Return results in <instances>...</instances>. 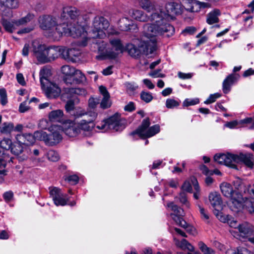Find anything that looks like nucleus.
<instances>
[{
  "label": "nucleus",
  "mask_w": 254,
  "mask_h": 254,
  "mask_svg": "<svg viewBox=\"0 0 254 254\" xmlns=\"http://www.w3.org/2000/svg\"><path fill=\"white\" fill-rule=\"evenodd\" d=\"M25 134H17L16 136V139L18 142V144H25V143H27V141L25 140Z\"/></svg>",
  "instance_id": "obj_64"
},
{
  "label": "nucleus",
  "mask_w": 254,
  "mask_h": 254,
  "mask_svg": "<svg viewBox=\"0 0 254 254\" xmlns=\"http://www.w3.org/2000/svg\"><path fill=\"white\" fill-rule=\"evenodd\" d=\"M178 75L179 77L181 79H187L191 78L192 76V73H185L180 71L178 72Z\"/></svg>",
  "instance_id": "obj_63"
},
{
  "label": "nucleus",
  "mask_w": 254,
  "mask_h": 254,
  "mask_svg": "<svg viewBox=\"0 0 254 254\" xmlns=\"http://www.w3.org/2000/svg\"><path fill=\"white\" fill-rule=\"evenodd\" d=\"M167 207L170 208L174 211V214L178 216H182L183 214V210L173 202H171L167 203Z\"/></svg>",
  "instance_id": "obj_38"
},
{
  "label": "nucleus",
  "mask_w": 254,
  "mask_h": 254,
  "mask_svg": "<svg viewBox=\"0 0 254 254\" xmlns=\"http://www.w3.org/2000/svg\"><path fill=\"white\" fill-rule=\"evenodd\" d=\"M13 128L12 124L4 123L0 127V131L2 133L8 134L13 129Z\"/></svg>",
  "instance_id": "obj_40"
},
{
  "label": "nucleus",
  "mask_w": 254,
  "mask_h": 254,
  "mask_svg": "<svg viewBox=\"0 0 254 254\" xmlns=\"http://www.w3.org/2000/svg\"><path fill=\"white\" fill-rule=\"evenodd\" d=\"M47 157L49 160L53 162L57 161L60 159L58 153L53 150H50L47 152Z\"/></svg>",
  "instance_id": "obj_43"
},
{
  "label": "nucleus",
  "mask_w": 254,
  "mask_h": 254,
  "mask_svg": "<svg viewBox=\"0 0 254 254\" xmlns=\"http://www.w3.org/2000/svg\"><path fill=\"white\" fill-rule=\"evenodd\" d=\"M7 155L4 152H2L1 158H0V169H5L6 166V161L5 158Z\"/></svg>",
  "instance_id": "obj_60"
},
{
  "label": "nucleus",
  "mask_w": 254,
  "mask_h": 254,
  "mask_svg": "<svg viewBox=\"0 0 254 254\" xmlns=\"http://www.w3.org/2000/svg\"><path fill=\"white\" fill-rule=\"evenodd\" d=\"M78 12L75 7H66L63 8V12L62 15L63 17H66L67 19L70 17V20H74L78 15Z\"/></svg>",
  "instance_id": "obj_28"
},
{
  "label": "nucleus",
  "mask_w": 254,
  "mask_h": 254,
  "mask_svg": "<svg viewBox=\"0 0 254 254\" xmlns=\"http://www.w3.org/2000/svg\"><path fill=\"white\" fill-rule=\"evenodd\" d=\"M73 75L76 84L81 83L86 80L85 75L80 70L76 69Z\"/></svg>",
  "instance_id": "obj_37"
},
{
  "label": "nucleus",
  "mask_w": 254,
  "mask_h": 254,
  "mask_svg": "<svg viewBox=\"0 0 254 254\" xmlns=\"http://www.w3.org/2000/svg\"><path fill=\"white\" fill-rule=\"evenodd\" d=\"M22 151V147L20 144L17 143L13 146H11V152L16 155L20 154Z\"/></svg>",
  "instance_id": "obj_53"
},
{
  "label": "nucleus",
  "mask_w": 254,
  "mask_h": 254,
  "mask_svg": "<svg viewBox=\"0 0 254 254\" xmlns=\"http://www.w3.org/2000/svg\"><path fill=\"white\" fill-rule=\"evenodd\" d=\"M12 146V141L8 138H4L0 141V148L5 150L11 149Z\"/></svg>",
  "instance_id": "obj_48"
},
{
  "label": "nucleus",
  "mask_w": 254,
  "mask_h": 254,
  "mask_svg": "<svg viewBox=\"0 0 254 254\" xmlns=\"http://www.w3.org/2000/svg\"><path fill=\"white\" fill-rule=\"evenodd\" d=\"M198 207L201 219L206 223H208L209 222V216L207 211L199 205H198Z\"/></svg>",
  "instance_id": "obj_46"
},
{
  "label": "nucleus",
  "mask_w": 254,
  "mask_h": 254,
  "mask_svg": "<svg viewBox=\"0 0 254 254\" xmlns=\"http://www.w3.org/2000/svg\"><path fill=\"white\" fill-rule=\"evenodd\" d=\"M140 98L145 103H149L153 99V96L152 94L149 92L142 91L140 93Z\"/></svg>",
  "instance_id": "obj_44"
},
{
  "label": "nucleus",
  "mask_w": 254,
  "mask_h": 254,
  "mask_svg": "<svg viewBox=\"0 0 254 254\" xmlns=\"http://www.w3.org/2000/svg\"><path fill=\"white\" fill-rule=\"evenodd\" d=\"M174 241L176 246L182 249H187L190 252L194 251V247L186 239H183L181 241H179L176 238H174Z\"/></svg>",
  "instance_id": "obj_31"
},
{
  "label": "nucleus",
  "mask_w": 254,
  "mask_h": 254,
  "mask_svg": "<svg viewBox=\"0 0 254 254\" xmlns=\"http://www.w3.org/2000/svg\"><path fill=\"white\" fill-rule=\"evenodd\" d=\"M62 131H64L65 134L70 137L77 136L80 134L77 122L71 120L65 121L61 127Z\"/></svg>",
  "instance_id": "obj_14"
},
{
  "label": "nucleus",
  "mask_w": 254,
  "mask_h": 254,
  "mask_svg": "<svg viewBox=\"0 0 254 254\" xmlns=\"http://www.w3.org/2000/svg\"><path fill=\"white\" fill-rule=\"evenodd\" d=\"M0 3L1 5L9 8H15L18 6L17 0H0Z\"/></svg>",
  "instance_id": "obj_35"
},
{
  "label": "nucleus",
  "mask_w": 254,
  "mask_h": 254,
  "mask_svg": "<svg viewBox=\"0 0 254 254\" xmlns=\"http://www.w3.org/2000/svg\"><path fill=\"white\" fill-rule=\"evenodd\" d=\"M0 102L3 106L7 103V94L5 89H0Z\"/></svg>",
  "instance_id": "obj_50"
},
{
  "label": "nucleus",
  "mask_w": 254,
  "mask_h": 254,
  "mask_svg": "<svg viewBox=\"0 0 254 254\" xmlns=\"http://www.w3.org/2000/svg\"><path fill=\"white\" fill-rule=\"evenodd\" d=\"M209 199L213 207L220 206L222 203L221 196L216 192L211 193L209 195Z\"/></svg>",
  "instance_id": "obj_32"
},
{
  "label": "nucleus",
  "mask_w": 254,
  "mask_h": 254,
  "mask_svg": "<svg viewBox=\"0 0 254 254\" xmlns=\"http://www.w3.org/2000/svg\"><path fill=\"white\" fill-rule=\"evenodd\" d=\"M199 100L198 98L186 99L183 102V106L188 107L198 104Z\"/></svg>",
  "instance_id": "obj_51"
},
{
  "label": "nucleus",
  "mask_w": 254,
  "mask_h": 254,
  "mask_svg": "<svg viewBox=\"0 0 254 254\" xmlns=\"http://www.w3.org/2000/svg\"><path fill=\"white\" fill-rule=\"evenodd\" d=\"M240 78L238 73H233L229 74L223 82V91L224 93H228L231 90V86L236 82Z\"/></svg>",
  "instance_id": "obj_19"
},
{
  "label": "nucleus",
  "mask_w": 254,
  "mask_h": 254,
  "mask_svg": "<svg viewBox=\"0 0 254 254\" xmlns=\"http://www.w3.org/2000/svg\"><path fill=\"white\" fill-rule=\"evenodd\" d=\"M220 94L219 93H215L214 94H211L209 97L208 98V99L204 101V103L206 104H211V103H212L213 102H214L216 100L219 98L220 97Z\"/></svg>",
  "instance_id": "obj_55"
},
{
  "label": "nucleus",
  "mask_w": 254,
  "mask_h": 254,
  "mask_svg": "<svg viewBox=\"0 0 254 254\" xmlns=\"http://www.w3.org/2000/svg\"><path fill=\"white\" fill-rule=\"evenodd\" d=\"M128 14L132 18L139 21L146 22L149 20L151 21V15L148 16L143 11L139 9H131L129 10Z\"/></svg>",
  "instance_id": "obj_21"
},
{
  "label": "nucleus",
  "mask_w": 254,
  "mask_h": 254,
  "mask_svg": "<svg viewBox=\"0 0 254 254\" xmlns=\"http://www.w3.org/2000/svg\"><path fill=\"white\" fill-rule=\"evenodd\" d=\"M171 216L177 224L183 228H187V231H191L192 229H194V228L192 227H188L187 223L181 217V216L176 215L174 214H171Z\"/></svg>",
  "instance_id": "obj_34"
},
{
  "label": "nucleus",
  "mask_w": 254,
  "mask_h": 254,
  "mask_svg": "<svg viewBox=\"0 0 254 254\" xmlns=\"http://www.w3.org/2000/svg\"><path fill=\"white\" fill-rule=\"evenodd\" d=\"M50 193L55 204L57 206H64L67 203L66 195L64 194L60 189L54 187L50 190Z\"/></svg>",
  "instance_id": "obj_18"
},
{
  "label": "nucleus",
  "mask_w": 254,
  "mask_h": 254,
  "mask_svg": "<svg viewBox=\"0 0 254 254\" xmlns=\"http://www.w3.org/2000/svg\"><path fill=\"white\" fill-rule=\"evenodd\" d=\"M33 55L36 58L38 61L44 64L47 63V48L44 45L40 44L37 41H33L32 43Z\"/></svg>",
  "instance_id": "obj_15"
},
{
  "label": "nucleus",
  "mask_w": 254,
  "mask_h": 254,
  "mask_svg": "<svg viewBox=\"0 0 254 254\" xmlns=\"http://www.w3.org/2000/svg\"><path fill=\"white\" fill-rule=\"evenodd\" d=\"M66 92L70 94H75L81 96H84L87 94L86 91L84 89L81 88H66Z\"/></svg>",
  "instance_id": "obj_39"
},
{
  "label": "nucleus",
  "mask_w": 254,
  "mask_h": 254,
  "mask_svg": "<svg viewBox=\"0 0 254 254\" xmlns=\"http://www.w3.org/2000/svg\"><path fill=\"white\" fill-rule=\"evenodd\" d=\"M143 33V36L138 45L139 49L132 44L127 46L128 53L132 57H138L141 52L145 55L152 54L157 49V37L158 36H147L144 32V25Z\"/></svg>",
  "instance_id": "obj_3"
},
{
  "label": "nucleus",
  "mask_w": 254,
  "mask_h": 254,
  "mask_svg": "<svg viewBox=\"0 0 254 254\" xmlns=\"http://www.w3.org/2000/svg\"><path fill=\"white\" fill-rule=\"evenodd\" d=\"M47 63L54 61L59 56H62V48L60 47H49L47 48Z\"/></svg>",
  "instance_id": "obj_24"
},
{
  "label": "nucleus",
  "mask_w": 254,
  "mask_h": 254,
  "mask_svg": "<svg viewBox=\"0 0 254 254\" xmlns=\"http://www.w3.org/2000/svg\"><path fill=\"white\" fill-rule=\"evenodd\" d=\"M139 5L144 10L148 12H152V14L154 12H156V9L159 5H157L154 2L150 1V0H139Z\"/></svg>",
  "instance_id": "obj_25"
},
{
  "label": "nucleus",
  "mask_w": 254,
  "mask_h": 254,
  "mask_svg": "<svg viewBox=\"0 0 254 254\" xmlns=\"http://www.w3.org/2000/svg\"><path fill=\"white\" fill-rule=\"evenodd\" d=\"M42 89L46 96L49 99L58 97L61 93V89L55 83L49 81L41 85Z\"/></svg>",
  "instance_id": "obj_16"
},
{
  "label": "nucleus",
  "mask_w": 254,
  "mask_h": 254,
  "mask_svg": "<svg viewBox=\"0 0 254 254\" xmlns=\"http://www.w3.org/2000/svg\"><path fill=\"white\" fill-rule=\"evenodd\" d=\"M238 254H253V253L248 249L240 246L238 247Z\"/></svg>",
  "instance_id": "obj_61"
},
{
  "label": "nucleus",
  "mask_w": 254,
  "mask_h": 254,
  "mask_svg": "<svg viewBox=\"0 0 254 254\" xmlns=\"http://www.w3.org/2000/svg\"><path fill=\"white\" fill-rule=\"evenodd\" d=\"M50 68L46 66H44L40 71V80L41 85H44L46 81H50L48 78L51 75Z\"/></svg>",
  "instance_id": "obj_29"
},
{
  "label": "nucleus",
  "mask_w": 254,
  "mask_h": 254,
  "mask_svg": "<svg viewBox=\"0 0 254 254\" xmlns=\"http://www.w3.org/2000/svg\"><path fill=\"white\" fill-rule=\"evenodd\" d=\"M14 22L15 21L10 22V21L4 20L2 22V25L7 31L12 33L15 29L14 26Z\"/></svg>",
  "instance_id": "obj_49"
},
{
  "label": "nucleus",
  "mask_w": 254,
  "mask_h": 254,
  "mask_svg": "<svg viewBox=\"0 0 254 254\" xmlns=\"http://www.w3.org/2000/svg\"><path fill=\"white\" fill-rule=\"evenodd\" d=\"M195 4H196L195 0L191 1L187 0L184 2V5H182L183 8L182 14L184 15L188 14V18L191 19L193 16V13L197 12L193 6Z\"/></svg>",
  "instance_id": "obj_23"
},
{
  "label": "nucleus",
  "mask_w": 254,
  "mask_h": 254,
  "mask_svg": "<svg viewBox=\"0 0 254 254\" xmlns=\"http://www.w3.org/2000/svg\"><path fill=\"white\" fill-rule=\"evenodd\" d=\"M99 90L103 98L100 103V107L103 109H106L111 107V102L110 99V94L106 88L103 86L99 87Z\"/></svg>",
  "instance_id": "obj_22"
},
{
  "label": "nucleus",
  "mask_w": 254,
  "mask_h": 254,
  "mask_svg": "<svg viewBox=\"0 0 254 254\" xmlns=\"http://www.w3.org/2000/svg\"><path fill=\"white\" fill-rule=\"evenodd\" d=\"M125 121L122 120L118 116L114 115L103 120L96 127L104 131L113 130L115 131H122L125 128Z\"/></svg>",
  "instance_id": "obj_8"
},
{
  "label": "nucleus",
  "mask_w": 254,
  "mask_h": 254,
  "mask_svg": "<svg viewBox=\"0 0 254 254\" xmlns=\"http://www.w3.org/2000/svg\"><path fill=\"white\" fill-rule=\"evenodd\" d=\"M33 18L34 15L29 13L26 16L22 17L18 20L15 21L14 23L16 26L24 25L30 21Z\"/></svg>",
  "instance_id": "obj_42"
},
{
  "label": "nucleus",
  "mask_w": 254,
  "mask_h": 254,
  "mask_svg": "<svg viewBox=\"0 0 254 254\" xmlns=\"http://www.w3.org/2000/svg\"><path fill=\"white\" fill-rule=\"evenodd\" d=\"M65 180L73 184H76L78 182L79 178L77 175H73L66 177Z\"/></svg>",
  "instance_id": "obj_58"
},
{
  "label": "nucleus",
  "mask_w": 254,
  "mask_h": 254,
  "mask_svg": "<svg viewBox=\"0 0 254 254\" xmlns=\"http://www.w3.org/2000/svg\"><path fill=\"white\" fill-rule=\"evenodd\" d=\"M119 25L122 31L130 30V27L133 26V22L127 17H123L119 21Z\"/></svg>",
  "instance_id": "obj_30"
},
{
  "label": "nucleus",
  "mask_w": 254,
  "mask_h": 254,
  "mask_svg": "<svg viewBox=\"0 0 254 254\" xmlns=\"http://www.w3.org/2000/svg\"><path fill=\"white\" fill-rule=\"evenodd\" d=\"M150 121L148 118L144 119L141 125L135 130L130 133V135L133 136L138 134L142 138H146L152 137L160 131V126L158 125H155L149 128Z\"/></svg>",
  "instance_id": "obj_7"
},
{
  "label": "nucleus",
  "mask_w": 254,
  "mask_h": 254,
  "mask_svg": "<svg viewBox=\"0 0 254 254\" xmlns=\"http://www.w3.org/2000/svg\"><path fill=\"white\" fill-rule=\"evenodd\" d=\"M109 41L111 48L106 50L105 56L109 59H116L123 53L124 45L118 38L110 39Z\"/></svg>",
  "instance_id": "obj_11"
},
{
  "label": "nucleus",
  "mask_w": 254,
  "mask_h": 254,
  "mask_svg": "<svg viewBox=\"0 0 254 254\" xmlns=\"http://www.w3.org/2000/svg\"><path fill=\"white\" fill-rule=\"evenodd\" d=\"M179 199L180 202L183 204H184L188 208L190 207V204L187 200L186 194L184 192H181L179 194Z\"/></svg>",
  "instance_id": "obj_52"
},
{
  "label": "nucleus",
  "mask_w": 254,
  "mask_h": 254,
  "mask_svg": "<svg viewBox=\"0 0 254 254\" xmlns=\"http://www.w3.org/2000/svg\"><path fill=\"white\" fill-rule=\"evenodd\" d=\"M183 8L181 3L175 2L167 3L165 7H158L156 12L151 14L152 24L144 25V32L147 36L164 35L166 37L172 35L175 31L173 26L167 20L173 19L176 15L182 13Z\"/></svg>",
  "instance_id": "obj_1"
},
{
  "label": "nucleus",
  "mask_w": 254,
  "mask_h": 254,
  "mask_svg": "<svg viewBox=\"0 0 254 254\" xmlns=\"http://www.w3.org/2000/svg\"><path fill=\"white\" fill-rule=\"evenodd\" d=\"M215 162L220 164L225 165L233 169H237L236 163H239L238 155L228 153L216 154L214 157Z\"/></svg>",
  "instance_id": "obj_12"
},
{
  "label": "nucleus",
  "mask_w": 254,
  "mask_h": 254,
  "mask_svg": "<svg viewBox=\"0 0 254 254\" xmlns=\"http://www.w3.org/2000/svg\"><path fill=\"white\" fill-rule=\"evenodd\" d=\"M25 140L27 141V143H25V144H33L34 142L35 139H37L35 136V132L33 135L30 133L25 134Z\"/></svg>",
  "instance_id": "obj_56"
},
{
  "label": "nucleus",
  "mask_w": 254,
  "mask_h": 254,
  "mask_svg": "<svg viewBox=\"0 0 254 254\" xmlns=\"http://www.w3.org/2000/svg\"><path fill=\"white\" fill-rule=\"evenodd\" d=\"M180 105V102L172 98L167 99L166 101V106L168 109H172Z\"/></svg>",
  "instance_id": "obj_47"
},
{
  "label": "nucleus",
  "mask_w": 254,
  "mask_h": 254,
  "mask_svg": "<svg viewBox=\"0 0 254 254\" xmlns=\"http://www.w3.org/2000/svg\"><path fill=\"white\" fill-rule=\"evenodd\" d=\"M239 163L242 162L249 168H252L254 166L253 155L250 153H241L238 155Z\"/></svg>",
  "instance_id": "obj_26"
},
{
  "label": "nucleus",
  "mask_w": 254,
  "mask_h": 254,
  "mask_svg": "<svg viewBox=\"0 0 254 254\" xmlns=\"http://www.w3.org/2000/svg\"><path fill=\"white\" fill-rule=\"evenodd\" d=\"M253 229V226L248 223L246 222L239 224L238 226L239 232H236L234 236L241 241H245L246 240H248L249 241L254 244Z\"/></svg>",
  "instance_id": "obj_10"
},
{
  "label": "nucleus",
  "mask_w": 254,
  "mask_h": 254,
  "mask_svg": "<svg viewBox=\"0 0 254 254\" xmlns=\"http://www.w3.org/2000/svg\"><path fill=\"white\" fill-rule=\"evenodd\" d=\"M182 189L185 191L191 192L192 191V187L189 182L186 181L182 187Z\"/></svg>",
  "instance_id": "obj_62"
},
{
  "label": "nucleus",
  "mask_w": 254,
  "mask_h": 254,
  "mask_svg": "<svg viewBox=\"0 0 254 254\" xmlns=\"http://www.w3.org/2000/svg\"><path fill=\"white\" fill-rule=\"evenodd\" d=\"M86 114L83 119L77 122L80 132L83 131L89 132L91 131L95 127L94 121L96 119L98 114L94 111H86Z\"/></svg>",
  "instance_id": "obj_9"
},
{
  "label": "nucleus",
  "mask_w": 254,
  "mask_h": 254,
  "mask_svg": "<svg viewBox=\"0 0 254 254\" xmlns=\"http://www.w3.org/2000/svg\"><path fill=\"white\" fill-rule=\"evenodd\" d=\"M66 112L75 120L82 118L86 114V110L81 107H75L74 101L72 100H68L65 105Z\"/></svg>",
  "instance_id": "obj_17"
},
{
  "label": "nucleus",
  "mask_w": 254,
  "mask_h": 254,
  "mask_svg": "<svg viewBox=\"0 0 254 254\" xmlns=\"http://www.w3.org/2000/svg\"><path fill=\"white\" fill-rule=\"evenodd\" d=\"M234 187V195L239 200L242 207L245 205L251 213H254V201L247 200L243 195L250 193V185L247 184L243 180L239 178H236L233 182Z\"/></svg>",
  "instance_id": "obj_4"
},
{
  "label": "nucleus",
  "mask_w": 254,
  "mask_h": 254,
  "mask_svg": "<svg viewBox=\"0 0 254 254\" xmlns=\"http://www.w3.org/2000/svg\"><path fill=\"white\" fill-rule=\"evenodd\" d=\"M49 134L42 130L35 131V136L37 140L43 141L48 146H54L63 139L62 129L61 127L53 126L49 128Z\"/></svg>",
  "instance_id": "obj_5"
},
{
  "label": "nucleus",
  "mask_w": 254,
  "mask_h": 254,
  "mask_svg": "<svg viewBox=\"0 0 254 254\" xmlns=\"http://www.w3.org/2000/svg\"><path fill=\"white\" fill-rule=\"evenodd\" d=\"M199 249L203 254H215L213 249L207 247L203 242H199L198 244Z\"/></svg>",
  "instance_id": "obj_36"
},
{
  "label": "nucleus",
  "mask_w": 254,
  "mask_h": 254,
  "mask_svg": "<svg viewBox=\"0 0 254 254\" xmlns=\"http://www.w3.org/2000/svg\"><path fill=\"white\" fill-rule=\"evenodd\" d=\"M125 85L128 92H132L138 88L134 83L126 82Z\"/></svg>",
  "instance_id": "obj_57"
},
{
  "label": "nucleus",
  "mask_w": 254,
  "mask_h": 254,
  "mask_svg": "<svg viewBox=\"0 0 254 254\" xmlns=\"http://www.w3.org/2000/svg\"><path fill=\"white\" fill-rule=\"evenodd\" d=\"M40 27L47 31L48 36L54 38L60 37L63 35L70 36L74 38H84L85 33L83 27L79 25L76 26L68 20L66 24L63 23L58 24L57 19L50 15H43L39 19Z\"/></svg>",
  "instance_id": "obj_2"
},
{
  "label": "nucleus",
  "mask_w": 254,
  "mask_h": 254,
  "mask_svg": "<svg viewBox=\"0 0 254 254\" xmlns=\"http://www.w3.org/2000/svg\"><path fill=\"white\" fill-rule=\"evenodd\" d=\"M79 55V51L75 49L62 48V57L64 59L68 62H75V58L78 57Z\"/></svg>",
  "instance_id": "obj_20"
},
{
  "label": "nucleus",
  "mask_w": 254,
  "mask_h": 254,
  "mask_svg": "<svg viewBox=\"0 0 254 254\" xmlns=\"http://www.w3.org/2000/svg\"><path fill=\"white\" fill-rule=\"evenodd\" d=\"M64 80L67 85L76 84L75 82L74 75H73L65 76Z\"/></svg>",
  "instance_id": "obj_59"
},
{
  "label": "nucleus",
  "mask_w": 254,
  "mask_h": 254,
  "mask_svg": "<svg viewBox=\"0 0 254 254\" xmlns=\"http://www.w3.org/2000/svg\"><path fill=\"white\" fill-rule=\"evenodd\" d=\"M195 2L196 4H194L193 6L197 12L200 11L202 8H209L211 7V4L208 2H201L196 0Z\"/></svg>",
  "instance_id": "obj_45"
},
{
  "label": "nucleus",
  "mask_w": 254,
  "mask_h": 254,
  "mask_svg": "<svg viewBox=\"0 0 254 254\" xmlns=\"http://www.w3.org/2000/svg\"><path fill=\"white\" fill-rule=\"evenodd\" d=\"M100 99L97 98L90 97L88 100V107L90 109H95L99 103Z\"/></svg>",
  "instance_id": "obj_54"
},
{
  "label": "nucleus",
  "mask_w": 254,
  "mask_h": 254,
  "mask_svg": "<svg viewBox=\"0 0 254 254\" xmlns=\"http://www.w3.org/2000/svg\"><path fill=\"white\" fill-rule=\"evenodd\" d=\"M108 21L103 17H96L93 23V29L89 32V37L86 38L87 41L91 38L103 39L106 37L105 31L109 27Z\"/></svg>",
  "instance_id": "obj_6"
},
{
  "label": "nucleus",
  "mask_w": 254,
  "mask_h": 254,
  "mask_svg": "<svg viewBox=\"0 0 254 254\" xmlns=\"http://www.w3.org/2000/svg\"><path fill=\"white\" fill-rule=\"evenodd\" d=\"M63 115L64 113L62 110H57L49 113V118L51 122H60Z\"/></svg>",
  "instance_id": "obj_33"
},
{
  "label": "nucleus",
  "mask_w": 254,
  "mask_h": 254,
  "mask_svg": "<svg viewBox=\"0 0 254 254\" xmlns=\"http://www.w3.org/2000/svg\"><path fill=\"white\" fill-rule=\"evenodd\" d=\"M220 189L223 195L230 199L232 202L231 207L236 208L237 210L242 208L241 204H240L239 200L234 195L235 191L230 184L223 183L220 185Z\"/></svg>",
  "instance_id": "obj_13"
},
{
  "label": "nucleus",
  "mask_w": 254,
  "mask_h": 254,
  "mask_svg": "<svg viewBox=\"0 0 254 254\" xmlns=\"http://www.w3.org/2000/svg\"><path fill=\"white\" fill-rule=\"evenodd\" d=\"M221 15V11L219 9L215 8L208 13L207 15L206 22L211 25L218 23L219 21L218 17Z\"/></svg>",
  "instance_id": "obj_27"
},
{
  "label": "nucleus",
  "mask_w": 254,
  "mask_h": 254,
  "mask_svg": "<svg viewBox=\"0 0 254 254\" xmlns=\"http://www.w3.org/2000/svg\"><path fill=\"white\" fill-rule=\"evenodd\" d=\"M76 69L68 65H64L62 67L61 71L65 76L73 75Z\"/></svg>",
  "instance_id": "obj_41"
}]
</instances>
